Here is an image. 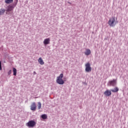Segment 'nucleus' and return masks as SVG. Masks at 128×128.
I'll use <instances>...</instances> for the list:
<instances>
[{"mask_svg": "<svg viewBox=\"0 0 128 128\" xmlns=\"http://www.w3.org/2000/svg\"><path fill=\"white\" fill-rule=\"evenodd\" d=\"M118 22L116 20V18L114 17H112L110 18L108 22V26H111L112 28H114V26H116V24H118Z\"/></svg>", "mask_w": 128, "mask_h": 128, "instance_id": "1", "label": "nucleus"}, {"mask_svg": "<svg viewBox=\"0 0 128 128\" xmlns=\"http://www.w3.org/2000/svg\"><path fill=\"white\" fill-rule=\"evenodd\" d=\"M62 78H64L63 74H61L58 76H57L56 82H57L58 84H64V80H62Z\"/></svg>", "mask_w": 128, "mask_h": 128, "instance_id": "2", "label": "nucleus"}, {"mask_svg": "<svg viewBox=\"0 0 128 128\" xmlns=\"http://www.w3.org/2000/svg\"><path fill=\"white\" fill-rule=\"evenodd\" d=\"M86 69L85 70L86 72H92V67H90V64L89 62H87L85 64Z\"/></svg>", "mask_w": 128, "mask_h": 128, "instance_id": "3", "label": "nucleus"}, {"mask_svg": "<svg viewBox=\"0 0 128 128\" xmlns=\"http://www.w3.org/2000/svg\"><path fill=\"white\" fill-rule=\"evenodd\" d=\"M14 6H16V5H9L7 7V9L6 10V12H12L14 10Z\"/></svg>", "mask_w": 128, "mask_h": 128, "instance_id": "4", "label": "nucleus"}, {"mask_svg": "<svg viewBox=\"0 0 128 128\" xmlns=\"http://www.w3.org/2000/svg\"><path fill=\"white\" fill-rule=\"evenodd\" d=\"M108 84L110 86H116V80L113 79L112 80L109 81Z\"/></svg>", "mask_w": 128, "mask_h": 128, "instance_id": "5", "label": "nucleus"}, {"mask_svg": "<svg viewBox=\"0 0 128 128\" xmlns=\"http://www.w3.org/2000/svg\"><path fill=\"white\" fill-rule=\"evenodd\" d=\"M104 94L106 96H112V91L110 90H107L104 92Z\"/></svg>", "mask_w": 128, "mask_h": 128, "instance_id": "6", "label": "nucleus"}, {"mask_svg": "<svg viewBox=\"0 0 128 128\" xmlns=\"http://www.w3.org/2000/svg\"><path fill=\"white\" fill-rule=\"evenodd\" d=\"M44 46H46V44H50V38H47L44 40Z\"/></svg>", "mask_w": 128, "mask_h": 128, "instance_id": "7", "label": "nucleus"}, {"mask_svg": "<svg viewBox=\"0 0 128 128\" xmlns=\"http://www.w3.org/2000/svg\"><path fill=\"white\" fill-rule=\"evenodd\" d=\"M38 63L42 66L43 64H44V60H42V58H40L38 60Z\"/></svg>", "mask_w": 128, "mask_h": 128, "instance_id": "8", "label": "nucleus"}, {"mask_svg": "<svg viewBox=\"0 0 128 128\" xmlns=\"http://www.w3.org/2000/svg\"><path fill=\"white\" fill-rule=\"evenodd\" d=\"M90 50V49H86V51L85 52L84 54L86 56H90L91 54Z\"/></svg>", "mask_w": 128, "mask_h": 128, "instance_id": "9", "label": "nucleus"}, {"mask_svg": "<svg viewBox=\"0 0 128 128\" xmlns=\"http://www.w3.org/2000/svg\"><path fill=\"white\" fill-rule=\"evenodd\" d=\"M6 10L5 9L1 8L0 10V16H2V14H4V12H6Z\"/></svg>", "mask_w": 128, "mask_h": 128, "instance_id": "10", "label": "nucleus"}, {"mask_svg": "<svg viewBox=\"0 0 128 128\" xmlns=\"http://www.w3.org/2000/svg\"><path fill=\"white\" fill-rule=\"evenodd\" d=\"M118 90H119V89H118V87H116L115 88H114V89L111 90V92H118Z\"/></svg>", "mask_w": 128, "mask_h": 128, "instance_id": "11", "label": "nucleus"}, {"mask_svg": "<svg viewBox=\"0 0 128 128\" xmlns=\"http://www.w3.org/2000/svg\"><path fill=\"white\" fill-rule=\"evenodd\" d=\"M27 126L29 128L32 127V120H30L28 123H27Z\"/></svg>", "mask_w": 128, "mask_h": 128, "instance_id": "12", "label": "nucleus"}, {"mask_svg": "<svg viewBox=\"0 0 128 128\" xmlns=\"http://www.w3.org/2000/svg\"><path fill=\"white\" fill-rule=\"evenodd\" d=\"M4 2L6 4H10L13 2L14 0H5Z\"/></svg>", "mask_w": 128, "mask_h": 128, "instance_id": "13", "label": "nucleus"}, {"mask_svg": "<svg viewBox=\"0 0 128 128\" xmlns=\"http://www.w3.org/2000/svg\"><path fill=\"white\" fill-rule=\"evenodd\" d=\"M41 118H42L43 120H46V118H48V116L46 114H44L42 115Z\"/></svg>", "mask_w": 128, "mask_h": 128, "instance_id": "14", "label": "nucleus"}, {"mask_svg": "<svg viewBox=\"0 0 128 128\" xmlns=\"http://www.w3.org/2000/svg\"><path fill=\"white\" fill-rule=\"evenodd\" d=\"M14 76H16V68H13Z\"/></svg>", "mask_w": 128, "mask_h": 128, "instance_id": "15", "label": "nucleus"}, {"mask_svg": "<svg viewBox=\"0 0 128 128\" xmlns=\"http://www.w3.org/2000/svg\"><path fill=\"white\" fill-rule=\"evenodd\" d=\"M38 110H40V108H42V104L40 102H38Z\"/></svg>", "mask_w": 128, "mask_h": 128, "instance_id": "16", "label": "nucleus"}, {"mask_svg": "<svg viewBox=\"0 0 128 128\" xmlns=\"http://www.w3.org/2000/svg\"><path fill=\"white\" fill-rule=\"evenodd\" d=\"M36 105L33 104L32 110H36Z\"/></svg>", "mask_w": 128, "mask_h": 128, "instance_id": "17", "label": "nucleus"}, {"mask_svg": "<svg viewBox=\"0 0 128 128\" xmlns=\"http://www.w3.org/2000/svg\"><path fill=\"white\" fill-rule=\"evenodd\" d=\"M2 62L0 61V70H2Z\"/></svg>", "mask_w": 128, "mask_h": 128, "instance_id": "18", "label": "nucleus"}, {"mask_svg": "<svg viewBox=\"0 0 128 128\" xmlns=\"http://www.w3.org/2000/svg\"><path fill=\"white\" fill-rule=\"evenodd\" d=\"M36 126V122H34V121H32V126Z\"/></svg>", "mask_w": 128, "mask_h": 128, "instance_id": "19", "label": "nucleus"}, {"mask_svg": "<svg viewBox=\"0 0 128 128\" xmlns=\"http://www.w3.org/2000/svg\"><path fill=\"white\" fill-rule=\"evenodd\" d=\"M12 74V70H10L8 72V74Z\"/></svg>", "mask_w": 128, "mask_h": 128, "instance_id": "20", "label": "nucleus"}, {"mask_svg": "<svg viewBox=\"0 0 128 128\" xmlns=\"http://www.w3.org/2000/svg\"><path fill=\"white\" fill-rule=\"evenodd\" d=\"M30 110H32V106H31Z\"/></svg>", "mask_w": 128, "mask_h": 128, "instance_id": "21", "label": "nucleus"}, {"mask_svg": "<svg viewBox=\"0 0 128 128\" xmlns=\"http://www.w3.org/2000/svg\"><path fill=\"white\" fill-rule=\"evenodd\" d=\"M16 0V2H18V0Z\"/></svg>", "mask_w": 128, "mask_h": 128, "instance_id": "22", "label": "nucleus"}]
</instances>
